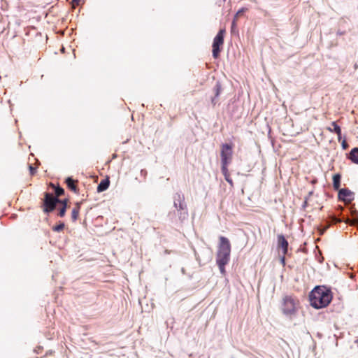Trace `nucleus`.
Instances as JSON below:
<instances>
[{
	"mask_svg": "<svg viewBox=\"0 0 358 358\" xmlns=\"http://www.w3.org/2000/svg\"><path fill=\"white\" fill-rule=\"evenodd\" d=\"M331 299V291L325 287H316L310 294V305L316 309L326 307Z\"/></svg>",
	"mask_w": 358,
	"mask_h": 358,
	"instance_id": "1",
	"label": "nucleus"
},
{
	"mask_svg": "<svg viewBox=\"0 0 358 358\" xmlns=\"http://www.w3.org/2000/svg\"><path fill=\"white\" fill-rule=\"evenodd\" d=\"M331 127L328 128L330 131H334L338 136V139L340 140L341 136V127L336 123V122H333L331 123Z\"/></svg>",
	"mask_w": 358,
	"mask_h": 358,
	"instance_id": "12",
	"label": "nucleus"
},
{
	"mask_svg": "<svg viewBox=\"0 0 358 358\" xmlns=\"http://www.w3.org/2000/svg\"><path fill=\"white\" fill-rule=\"evenodd\" d=\"M231 245L228 238L224 236L220 237V244L217 253L216 262L221 264H227L230 259Z\"/></svg>",
	"mask_w": 358,
	"mask_h": 358,
	"instance_id": "2",
	"label": "nucleus"
},
{
	"mask_svg": "<svg viewBox=\"0 0 358 358\" xmlns=\"http://www.w3.org/2000/svg\"><path fill=\"white\" fill-rule=\"evenodd\" d=\"M236 19H234L233 20V22L231 23V33L232 34H236V33H238L237 30H236Z\"/></svg>",
	"mask_w": 358,
	"mask_h": 358,
	"instance_id": "21",
	"label": "nucleus"
},
{
	"mask_svg": "<svg viewBox=\"0 0 358 358\" xmlns=\"http://www.w3.org/2000/svg\"><path fill=\"white\" fill-rule=\"evenodd\" d=\"M64 224L63 222H61L59 224L54 227L53 230L55 231H60L64 229Z\"/></svg>",
	"mask_w": 358,
	"mask_h": 358,
	"instance_id": "22",
	"label": "nucleus"
},
{
	"mask_svg": "<svg viewBox=\"0 0 358 358\" xmlns=\"http://www.w3.org/2000/svg\"><path fill=\"white\" fill-rule=\"evenodd\" d=\"M75 3H76L77 5H78L80 2V0H72Z\"/></svg>",
	"mask_w": 358,
	"mask_h": 358,
	"instance_id": "29",
	"label": "nucleus"
},
{
	"mask_svg": "<svg viewBox=\"0 0 358 358\" xmlns=\"http://www.w3.org/2000/svg\"><path fill=\"white\" fill-rule=\"evenodd\" d=\"M338 198L345 201H350L353 199V193L348 189L343 188L338 192Z\"/></svg>",
	"mask_w": 358,
	"mask_h": 358,
	"instance_id": "7",
	"label": "nucleus"
},
{
	"mask_svg": "<svg viewBox=\"0 0 358 358\" xmlns=\"http://www.w3.org/2000/svg\"><path fill=\"white\" fill-rule=\"evenodd\" d=\"M357 343H358V340H357Z\"/></svg>",
	"mask_w": 358,
	"mask_h": 358,
	"instance_id": "33",
	"label": "nucleus"
},
{
	"mask_svg": "<svg viewBox=\"0 0 358 358\" xmlns=\"http://www.w3.org/2000/svg\"><path fill=\"white\" fill-rule=\"evenodd\" d=\"M141 174H145L146 173V171H144V170H141Z\"/></svg>",
	"mask_w": 358,
	"mask_h": 358,
	"instance_id": "31",
	"label": "nucleus"
},
{
	"mask_svg": "<svg viewBox=\"0 0 358 358\" xmlns=\"http://www.w3.org/2000/svg\"><path fill=\"white\" fill-rule=\"evenodd\" d=\"M227 166L228 164H222V173L224 174V176H227V175H229L228 173V169H227Z\"/></svg>",
	"mask_w": 358,
	"mask_h": 358,
	"instance_id": "23",
	"label": "nucleus"
},
{
	"mask_svg": "<svg viewBox=\"0 0 358 358\" xmlns=\"http://www.w3.org/2000/svg\"><path fill=\"white\" fill-rule=\"evenodd\" d=\"M330 223H334V224H336V223H338V222H342V220L340 219V218H338L336 217V216L334 215H332L330 217Z\"/></svg>",
	"mask_w": 358,
	"mask_h": 358,
	"instance_id": "20",
	"label": "nucleus"
},
{
	"mask_svg": "<svg viewBox=\"0 0 358 358\" xmlns=\"http://www.w3.org/2000/svg\"><path fill=\"white\" fill-rule=\"evenodd\" d=\"M245 8H241V9H240V10L236 13V15L234 16V19L237 20L238 17L241 14H242V13L245 11Z\"/></svg>",
	"mask_w": 358,
	"mask_h": 358,
	"instance_id": "25",
	"label": "nucleus"
},
{
	"mask_svg": "<svg viewBox=\"0 0 358 358\" xmlns=\"http://www.w3.org/2000/svg\"><path fill=\"white\" fill-rule=\"evenodd\" d=\"M220 52V47L213 46V57L214 58H217L218 57Z\"/></svg>",
	"mask_w": 358,
	"mask_h": 358,
	"instance_id": "18",
	"label": "nucleus"
},
{
	"mask_svg": "<svg viewBox=\"0 0 358 358\" xmlns=\"http://www.w3.org/2000/svg\"><path fill=\"white\" fill-rule=\"evenodd\" d=\"M175 215V213H170L169 214V216L170 217L171 219H173V215Z\"/></svg>",
	"mask_w": 358,
	"mask_h": 358,
	"instance_id": "30",
	"label": "nucleus"
},
{
	"mask_svg": "<svg viewBox=\"0 0 358 358\" xmlns=\"http://www.w3.org/2000/svg\"><path fill=\"white\" fill-rule=\"evenodd\" d=\"M62 203H63V206H62V208L59 210V215L60 217H64V215H65V213H66V205H67V201H66V200L62 201Z\"/></svg>",
	"mask_w": 358,
	"mask_h": 358,
	"instance_id": "17",
	"label": "nucleus"
},
{
	"mask_svg": "<svg viewBox=\"0 0 358 358\" xmlns=\"http://www.w3.org/2000/svg\"><path fill=\"white\" fill-rule=\"evenodd\" d=\"M109 185H110V181H109L108 178L102 180L97 186V192H102L106 190L108 188Z\"/></svg>",
	"mask_w": 358,
	"mask_h": 358,
	"instance_id": "10",
	"label": "nucleus"
},
{
	"mask_svg": "<svg viewBox=\"0 0 358 358\" xmlns=\"http://www.w3.org/2000/svg\"><path fill=\"white\" fill-rule=\"evenodd\" d=\"M217 264L219 267V269L221 272L222 274H224L225 273V268H224V266L226 264H221V262H217Z\"/></svg>",
	"mask_w": 358,
	"mask_h": 358,
	"instance_id": "24",
	"label": "nucleus"
},
{
	"mask_svg": "<svg viewBox=\"0 0 358 358\" xmlns=\"http://www.w3.org/2000/svg\"><path fill=\"white\" fill-rule=\"evenodd\" d=\"M225 178V180L229 182L230 184H232V180L231 179L229 178V175H227V176H224Z\"/></svg>",
	"mask_w": 358,
	"mask_h": 358,
	"instance_id": "27",
	"label": "nucleus"
},
{
	"mask_svg": "<svg viewBox=\"0 0 358 358\" xmlns=\"http://www.w3.org/2000/svg\"><path fill=\"white\" fill-rule=\"evenodd\" d=\"M278 246L282 248L283 254L285 255L287 252L288 242L283 235L280 234L278 236Z\"/></svg>",
	"mask_w": 358,
	"mask_h": 358,
	"instance_id": "9",
	"label": "nucleus"
},
{
	"mask_svg": "<svg viewBox=\"0 0 358 358\" xmlns=\"http://www.w3.org/2000/svg\"><path fill=\"white\" fill-rule=\"evenodd\" d=\"M55 193L56 194L55 197H57V196L62 195L64 193V190L63 188H62L60 187H57L55 189Z\"/></svg>",
	"mask_w": 358,
	"mask_h": 358,
	"instance_id": "19",
	"label": "nucleus"
},
{
	"mask_svg": "<svg viewBox=\"0 0 358 358\" xmlns=\"http://www.w3.org/2000/svg\"><path fill=\"white\" fill-rule=\"evenodd\" d=\"M215 96L214 98L212 99V103L213 105H215L216 103L215 98L220 95V93L221 92V85L219 82H217L215 85Z\"/></svg>",
	"mask_w": 358,
	"mask_h": 358,
	"instance_id": "16",
	"label": "nucleus"
},
{
	"mask_svg": "<svg viewBox=\"0 0 358 358\" xmlns=\"http://www.w3.org/2000/svg\"><path fill=\"white\" fill-rule=\"evenodd\" d=\"M333 185L335 189H338L341 185V175L335 174L333 176Z\"/></svg>",
	"mask_w": 358,
	"mask_h": 358,
	"instance_id": "13",
	"label": "nucleus"
},
{
	"mask_svg": "<svg viewBox=\"0 0 358 358\" xmlns=\"http://www.w3.org/2000/svg\"><path fill=\"white\" fill-rule=\"evenodd\" d=\"M299 301L292 296H285L282 299L281 310L286 317H295L299 308Z\"/></svg>",
	"mask_w": 358,
	"mask_h": 358,
	"instance_id": "3",
	"label": "nucleus"
},
{
	"mask_svg": "<svg viewBox=\"0 0 358 358\" xmlns=\"http://www.w3.org/2000/svg\"><path fill=\"white\" fill-rule=\"evenodd\" d=\"M80 210V203H77L76 206L73 208L72 213H71V217L73 221H76L78 218V214Z\"/></svg>",
	"mask_w": 358,
	"mask_h": 358,
	"instance_id": "15",
	"label": "nucleus"
},
{
	"mask_svg": "<svg viewBox=\"0 0 358 358\" xmlns=\"http://www.w3.org/2000/svg\"><path fill=\"white\" fill-rule=\"evenodd\" d=\"M173 206L176 210L177 215L180 221H184L188 217L187 204L183 194L176 193L173 196Z\"/></svg>",
	"mask_w": 358,
	"mask_h": 358,
	"instance_id": "4",
	"label": "nucleus"
},
{
	"mask_svg": "<svg viewBox=\"0 0 358 358\" xmlns=\"http://www.w3.org/2000/svg\"><path fill=\"white\" fill-rule=\"evenodd\" d=\"M224 29H220L214 38L213 46L220 47L224 43Z\"/></svg>",
	"mask_w": 358,
	"mask_h": 358,
	"instance_id": "8",
	"label": "nucleus"
},
{
	"mask_svg": "<svg viewBox=\"0 0 358 358\" xmlns=\"http://www.w3.org/2000/svg\"><path fill=\"white\" fill-rule=\"evenodd\" d=\"M221 163L229 164L232 158V148L229 144H223L221 149Z\"/></svg>",
	"mask_w": 358,
	"mask_h": 358,
	"instance_id": "6",
	"label": "nucleus"
},
{
	"mask_svg": "<svg viewBox=\"0 0 358 358\" xmlns=\"http://www.w3.org/2000/svg\"><path fill=\"white\" fill-rule=\"evenodd\" d=\"M58 203H62V201L50 193H45L44 199V211L45 213L52 211Z\"/></svg>",
	"mask_w": 358,
	"mask_h": 358,
	"instance_id": "5",
	"label": "nucleus"
},
{
	"mask_svg": "<svg viewBox=\"0 0 358 358\" xmlns=\"http://www.w3.org/2000/svg\"><path fill=\"white\" fill-rule=\"evenodd\" d=\"M329 224H330V223H329V224L325 227V228H324V230H326V229L329 227Z\"/></svg>",
	"mask_w": 358,
	"mask_h": 358,
	"instance_id": "32",
	"label": "nucleus"
},
{
	"mask_svg": "<svg viewBox=\"0 0 358 358\" xmlns=\"http://www.w3.org/2000/svg\"><path fill=\"white\" fill-rule=\"evenodd\" d=\"M29 168L31 175H34V173L36 172V169L31 165H29Z\"/></svg>",
	"mask_w": 358,
	"mask_h": 358,
	"instance_id": "26",
	"label": "nucleus"
},
{
	"mask_svg": "<svg viewBox=\"0 0 358 358\" xmlns=\"http://www.w3.org/2000/svg\"><path fill=\"white\" fill-rule=\"evenodd\" d=\"M342 147L343 149H346L348 148V144L345 141H343L342 142Z\"/></svg>",
	"mask_w": 358,
	"mask_h": 358,
	"instance_id": "28",
	"label": "nucleus"
},
{
	"mask_svg": "<svg viewBox=\"0 0 358 358\" xmlns=\"http://www.w3.org/2000/svg\"><path fill=\"white\" fill-rule=\"evenodd\" d=\"M349 159L355 164H358V148L351 150L349 154Z\"/></svg>",
	"mask_w": 358,
	"mask_h": 358,
	"instance_id": "11",
	"label": "nucleus"
},
{
	"mask_svg": "<svg viewBox=\"0 0 358 358\" xmlns=\"http://www.w3.org/2000/svg\"><path fill=\"white\" fill-rule=\"evenodd\" d=\"M66 183L69 189H71L74 192H76L77 187H76V185L74 184V180L71 178H70V177L67 178L66 179Z\"/></svg>",
	"mask_w": 358,
	"mask_h": 358,
	"instance_id": "14",
	"label": "nucleus"
}]
</instances>
